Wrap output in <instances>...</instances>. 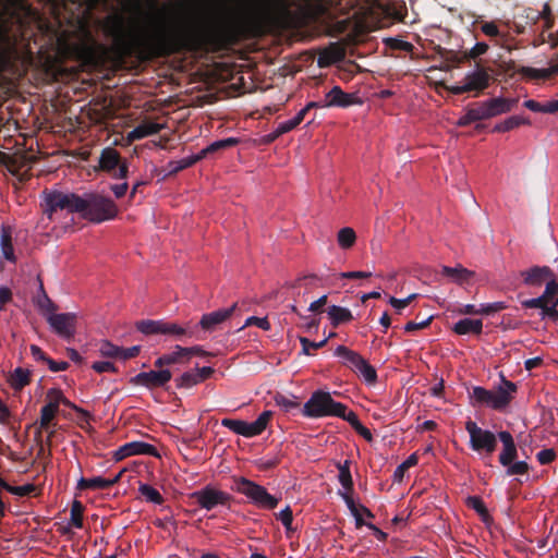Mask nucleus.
<instances>
[{"label": "nucleus", "instance_id": "nucleus-1", "mask_svg": "<svg viewBox=\"0 0 558 558\" xmlns=\"http://www.w3.org/2000/svg\"><path fill=\"white\" fill-rule=\"evenodd\" d=\"M104 31L120 59L146 61L181 52L219 51L238 39L241 25L233 20L168 25L150 17L142 24H126L122 15L114 14L106 19Z\"/></svg>", "mask_w": 558, "mask_h": 558}, {"label": "nucleus", "instance_id": "nucleus-2", "mask_svg": "<svg viewBox=\"0 0 558 558\" xmlns=\"http://www.w3.org/2000/svg\"><path fill=\"white\" fill-rule=\"evenodd\" d=\"M517 391L518 386L502 376L501 384L495 390L474 386L469 396L473 407H486L497 412H504L514 399Z\"/></svg>", "mask_w": 558, "mask_h": 558}, {"label": "nucleus", "instance_id": "nucleus-3", "mask_svg": "<svg viewBox=\"0 0 558 558\" xmlns=\"http://www.w3.org/2000/svg\"><path fill=\"white\" fill-rule=\"evenodd\" d=\"M347 413L345 404L333 400L330 392L323 390L314 391L302 409V414L311 418L336 416L343 420Z\"/></svg>", "mask_w": 558, "mask_h": 558}, {"label": "nucleus", "instance_id": "nucleus-4", "mask_svg": "<svg viewBox=\"0 0 558 558\" xmlns=\"http://www.w3.org/2000/svg\"><path fill=\"white\" fill-rule=\"evenodd\" d=\"M136 329L146 336L163 335L174 340L183 341L186 338H196V326L190 323L179 325L163 319H142L135 323Z\"/></svg>", "mask_w": 558, "mask_h": 558}, {"label": "nucleus", "instance_id": "nucleus-5", "mask_svg": "<svg viewBox=\"0 0 558 558\" xmlns=\"http://www.w3.org/2000/svg\"><path fill=\"white\" fill-rule=\"evenodd\" d=\"M84 208L81 217L94 223L112 220L117 217L119 209L116 203L97 193H88L83 196Z\"/></svg>", "mask_w": 558, "mask_h": 558}, {"label": "nucleus", "instance_id": "nucleus-6", "mask_svg": "<svg viewBox=\"0 0 558 558\" xmlns=\"http://www.w3.org/2000/svg\"><path fill=\"white\" fill-rule=\"evenodd\" d=\"M233 482L232 489L246 496L258 508L270 510L278 506L279 498L270 495L264 486L246 477H235Z\"/></svg>", "mask_w": 558, "mask_h": 558}, {"label": "nucleus", "instance_id": "nucleus-7", "mask_svg": "<svg viewBox=\"0 0 558 558\" xmlns=\"http://www.w3.org/2000/svg\"><path fill=\"white\" fill-rule=\"evenodd\" d=\"M490 82V69L477 63L473 71L465 74L461 83L448 86L447 90L453 95L474 93V96L476 97L489 87Z\"/></svg>", "mask_w": 558, "mask_h": 558}, {"label": "nucleus", "instance_id": "nucleus-8", "mask_svg": "<svg viewBox=\"0 0 558 558\" xmlns=\"http://www.w3.org/2000/svg\"><path fill=\"white\" fill-rule=\"evenodd\" d=\"M45 202L49 219H52V215L58 210H66L69 214H81L84 208L83 196L75 193L52 191L46 194Z\"/></svg>", "mask_w": 558, "mask_h": 558}, {"label": "nucleus", "instance_id": "nucleus-9", "mask_svg": "<svg viewBox=\"0 0 558 558\" xmlns=\"http://www.w3.org/2000/svg\"><path fill=\"white\" fill-rule=\"evenodd\" d=\"M465 429L470 435V447L472 450L486 456H492L497 448L498 434L495 435L488 429L481 428L474 421L469 418L465 422Z\"/></svg>", "mask_w": 558, "mask_h": 558}, {"label": "nucleus", "instance_id": "nucleus-10", "mask_svg": "<svg viewBox=\"0 0 558 558\" xmlns=\"http://www.w3.org/2000/svg\"><path fill=\"white\" fill-rule=\"evenodd\" d=\"M271 417V411H264L254 422L248 423L242 420L223 418L221 425L238 435L252 438L260 435L267 428Z\"/></svg>", "mask_w": 558, "mask_h": 558}, {"label": "nucleus", "instance_id": "nucleus-11", "mask_svg": "<svg viewBox=\"0 0 558 558\" xmlns=\"http://www.w3.org/2000/svg\"><path fill=\"white\" fill-rule=\"evenodd\" d=\"M98 169L109 173L113 179H125L129 173L126 161H123L120 153L112 147H106L101 150Z\"/></svg>", "mask_w": 558, "mask_h": 558}, {"label": "nucleus", "instance_id": "nucleus-12", "mask_svg": "<svg viewBox=\"0 0 558 558\" xmlns=\"http://www.w3.org/2000/svg\"><path fill=\"white\" fill-rule=\"evenodd\" d=\"M191 498L202 509H206L208 511L215 509L218 506H227L232 499L228 493L219 490L210 485H207L199 490L193 492L191 494Z\"/></svg>", "mask_w": 558, "mask_h": 558}, {"label": "nucleus", "instance_id": "nucleus-13", "mask_svg": "<svg viewBox=\"0 0 558 558\" xmlns=\"http://www.w3.org/2000/svg\"><path fill=\"white\" fill-rule=\"evenodd\" d=\"M77 316L74 313L50 314L47 322L52 330L61 338L70 340L76 332Z\"/></svg>", "mask_w": 558, "mask_h": 558}, {"label": "nucleus", "instance_id": "nucleus-14", "mask_svg": "<svg viewBox=\"0 0 558 558\" xmlns=\"http://www.w3.org/2000/svg\"><path fill=\"white\" fill-rule=\"evenodd\" d=\"M172 378L169 369H158L149 372H141L131 379L134 385L143 386L148 389L165 387Z\"/></svg>", "mask_w": 558, "mask_h": 558}, {"label": "nucleus", "instance_id": "nucleus-15", "mask_svg": "<svg viewBox=\"0 0 558 558\" xmlns=\"http://www.w3.org/2000/svg\"><path fill=\"white\" fill-rule=\"evenodd\" d=\"M362 100L355 94H349L340 86H333L326 95L323 106L348 108L353 105H361Z\"/></svg>", "mask_w": 558, "mask_h": 558}, {"label": "nucleus", "instance_id": "nucleus-16", "mask_svg": "<svg viewBox=\"0 0 558 558\" xmlns=\"http://www.w3.org/2000/svg\"><path fill=\"white\" fill-rule=\"evenodd\" d=\"M558 294V283L556 279H551L546 282L545 291L542 295L534 299H529L522 302V306L525 308H541L547 307L551 305L553 301L557 298Z\"/></svg>", "mask_w": 558, "mask_h": 558}, {"label": "nucleus", "instance_id": "nucleus-17", "mask_svg": "<svg viewBox=\"0 0 558 558\" xmlns=\"http://www.w3.org/2000/svg\"><path fill=\"white\" fill-rule=\"evenodd\" d=\"M518 104L517 98L495 97L482 101L487 119L510 112Z\"/></svg>", "mask_w": 558, "mask_h": 558}, {"label": "nucleus", "instance_id": "nucleus-18", "mask_svg": "<svg viewBox=\"0 0 558 558\" xmlns=\"http://www.w3.org/2000/svg\"><path fill=\"white\" fill-rule=\"evenodd\" d=\"M236 308V303L228 308L217 310L207 314H204L199 320V326L205 331H213L218 325L226 322L231 317Z\"/></svg>", "mask_w": 558, "mask_h": 558}, {"label": "nucleus", "instance_id": "nucleus-19", "mask_svg": "<svg viewBox=\"0 0 558 558\" xmlns=\"http://www.w3.org/2000/svg\"><path fill=\"white\" fill-rule=\"evenodd\" d=\"M345 58V49L340 43H330L328 47L319 52L317 64L319 68H327L341 62Z\"/></svg>", "mask_w": 558, "mask_h": 558}, {"label": "nucleus", "instance_id": "nucleus-20", "mask_svg": "<svg viewBox=\"0 0 558 558\" xmlns=\"http://www.w3.org/2000/svg\"><path fill=\"white\" fill-rule=\"evenodd\" d=\"M521 277L526 286L539 287L544 281L554 278L553 270L548 266H534L527 270L521 271Z\"/></svg>", "mask_w": 558, "mask_h": 558}, {"label": "nucleus", "instance_id": "nucleus-21", "mask_svg": "<svg viewBox=\"0 0 558 558\" xmlns=\"http://www.w3.org/2000/svg\"><path fill=\"white\" fill-rule=\"evenodd\" d=\"M498 438L502 444V450L499 454V463L501 465H508L513 462L518 457V449L512 435L508 430H501L498 433Z\"/></svg>", "mask_w": 558, "mask_h": 558}, {"label": "nucleus", "instance_id": "nucleus-22", "mask_svg": "<svg viewBox=\"0 0 558 558\" xmlns=\"http://www.w3.org/2000/svg\"><path fill=\"white\" fill-rule=\"evenodd\" d=\"M48 402L40 410L39 426L36 432V437L41 436V430H48L52 426V421L59 412V407L53 398H47ZM56 424H53L54 426Z\"/></svg>", "mask_w": 558, "mask_h": 558}, {"label": "nucleus", "instance_id": "nucleus-23", "mask_svg": "<svg viewBox=\"0 0 558 558\" xmlns=\"http://www.w3.org/2000/svg\"><path fill=\"white\" fill-rule=\"evenodd\" d=\"M441 275L449 278L457 284L466 283L474 277V272L464 268L462 265H457L454 267L442 266Z\"/></svg>", "mask_w": 558, "mask_h": 558}, {"label": "nucleus", "instance_id": "nucleus-24", "mask_svg": "<svg viewBox=\"0 0 558 558\" xmlns=\"http://www.w3.org/2000/svg\"><path fill=\"white\" fill-rule=\"evenodd\" d=\"M162 125L156 122L145 121L135 126L128 135V140L138 141L150 135H155L160 132Z\"/></svg>", "mask_w": 558, "mask_h": 558}, {"label": "nucleus", "instance_id": "nucleus-25", "mask_svg": "<svg viewBox=\"0 0 558 558\" xmlns=\"http://www.w3.org/2000/svg\"><path fill=\"white\" fill-rule=\"evenodd\" d=\"M519 72L526 80H547L551 76L558 75V64L551 65L547 69L521 66Z\"/></svg>", "mask_w": 558, "mask_h": 558}, {"label": "nucleus", "instance_id": "nucleus-26", "mask_svg": "<svg viewBox=\"0 0 558 558\" xmlns=\"http://www.w3.org/2000/svg\"><path fill=\"white\" fill-rule=\"evenodd\" d=\"M452 330L457 335H481L483 331V322L481 319L463 318L457 322Z\"/></svg>", "mask_w": 558, "mask_h": 558}, {"label": "nucleus", "instance_id": "nucleus-27", "mask_svg": "<svg viewBox=\"0 0 558 558\" xmlns=\"http://www.w3.org/2000/svg\"><path fill=\"white\" fill-rule=\"evenodd\" d=\"M480 28L484 35L493 40L494 45L504 47L508 35L499 29L496 22H482L480 23Z\"/></svg>", "mask_w": 558, "mask_h": 558}, {"label": "nucleus", "instance_id": "nucleus-28", "mask_svg": "<svg viewBox=\"0 0 558 558\" xmlns=\"http://www.w3.org/2000/svg\"><path fill=\"white\" fill-rule=\"evenodd\" d=\"M327 314L333 327H338L339 325L349 323L353 319V315L349 308L338 305L329 306L327 308Z\"/></svg>", "mask_w": 558, "mask_h": 558}, {"label": "nucleus", "instance_id": "nucleus-29", "mask_svg": "<svg viewBox=\"0 0 558 558\" xmlns=\"http://www.w3.org/2000/svg\"><path fill=\"white\" fill-rule=\"evenodd\" d=\"M335 355L343 359V364L356 369L360 366L364 357L355 351L350 350L345 345H338L335 350Z\"/></svg>", "mask_w": 558, "mask_h": 558}, {"label": "nucleus", "instance_id": "nucleus-30", "mask_svg": "<svg viewBox=\"0 0 558 558\" xmlns=\"http://www.w3.org/2000/svg\"><path fill=\"white\" fill-rule=\"evenodd\" d=\"M483 105H482V101L481 102H477L475 105V107L473 108H469L465 112V114H463L457 122V124L459 126H468L470 125L471 123L473 122H476V121H482V120H486L487 117H486V113H485V110L483 109Z\"/></svg>", "mask_w": 558, "mask_h": 558}, {"label": "nucleus", "instance_id": "nucleus-31", "mask_svg": "<svg viewBox=\"0 0 558 558\" xmlns=\"http://www.w3.org/2000/svg\"><path fill=\"white\" fill-rule=\"evenodd\" d=\"M0 246L3 257L11 262L15 263L16 258L14 255L13 244H12V231L10 227H2L1 236H0Z\"/></svg>", "mask_w": 558, "mask_h": 558}, {"label": "nucleus", "instance_id": "nucleus-32", "mask_svg": "<svg viewBox=\"0 0 558 558\" xmlns=\"http://www.w3.org/2000/svg\"><path fill=\"white\" fill-rule=\"evenodd\" d=\"M31 381L28 369L16 367L9 377V384L14 390H22Z\"/></svg>", "mask_w": 558, "mask_h": 558}, {"label": "nucleus", "instance_id": "nucleus-33", "mask_svg": "<svg viewBox=\"0 0 558 558\" xmlns=\"http://www.w3.org/2000/svg\"><path fill=\"white\" fill-rule=\"evenodd\" d=\"M344 421H347L351 427L360 435L362 436L366 441L372 442L373 441V434L371 430L365 427L359 420L357 415L353 411H348L345 414V417H343Z\"/></svg>", "mask_w": 558, "mask_h": 558}, {"label": "nucleus", "instance_id": "nucleus-34", "mask_svg": "<svg viewBox=\"0 0 558 558\" xmlns=\"http://www.w3.org/2000/svg\"><path fill=\"white\" fill-rule=\"evenodd\" d=\"M76 488L78 490L84 489H108L110 488V482L101 476H95L92 478L81 477L77 482Z\"/></svg>", "mask_w": 558, "mask_h": 558}, {"label": "nucleus", "instance_id": "nucleus-35", "mask_svg": "<svg viewBox=\"0 0 558 558\" xmlns=\"http://www.w3.org/2000/svg\"><path fill=\"white\" fill-rule=\"evenodd\" d=\"M524 107L533 112L556 113L558 111V100L541 104L536 100L529 99L524 101Z\"/></svg>", "mask_w": 558, "mask_h": 558}, {"label": "nucleus", "instance_id": "nucleus-36", "mask_svg": "<svg viewBox=\"0 0 558 558\" xmlns=\"http://www.w3.org/2000/svg\"><path fill=\"white\" fill-rule=\"evenodd\" d=\"M126 444L131 456L147 454L151 457H159L157 448L150 444L144 441H131Z\"/></svg>", "mask_w": 558, "mask_h": 558}, {"label": "nucleus", "instance_id": "nucleus-37", "mask_svg": "<svg viewBox=\"0 0 558 558\" xmlns=\"http://www.w3.org/2000/svg\"><path fill=\"white\" fill-rule=\"evenodd\" d=\"M239 143V140L235 137H228L223 140L216 141L209 144L206 148L202 149L199 154L203 158H205L209 154H214L218 150L227 149L235 146Z\"/></svg>", "mask_w": 558, "mask_h": 558}, {"label": "nucleus", "instance_id": "nucleus-38", "mask_svg": "<svg viewBox=\"0 0 558 558\" xmlns=\"http://www.w3.org/2000/svg\"><path fill=\"white\" fill-rule=\"evenodd\" d=\"M189 353L190 351L185 347L175 345L173 351L165 353L167 365L189 363Z\"/></svg>", "mask_w": 558, "mask_h": 558}, {"label": "nucleus", "instance_id": "nucleus-39", "mask_svg": "<svg viewBox=\"0 0 558 558\" xmlns=\"http://www.w3.org/2000/svg\"><path fill=\"white\" fill-rule=\"evenodd\" d=\"M337 241L341 248H351L356 241L355 231L350 227H344L340 229L337 235Z\"/></svg>", "mask_w": 558, "mask_h": 558}, {"label": "nucleus", "instance_id": "nucleus-40", "mask_svg": "<svg viewBox=\"0 0 558 558\" xmlns=\"http://www.w3.org/2000/svg\"><path fill=\"white\" fill-rule=\"evenodd\" d=\"M338 469H339L338 480H339L340 484L342 485L344 490L353 492V480H352V475L350 472V461L345 460L343 462V464H339Z\"/></svg>", "mask_w": 558, "mask_h": 558}, {"label": "nucleus", "instance_id": "nucleus-41", "mask_svg": "<svg viewBox=\"0 0 558 558\" xmlns=\"http://www.w3.org/2000/svg\"><path fill=\"white\" fill-rule=\"evenodd\" d=\"M526 123H529V120L520 116H512L507 118L505 121L496 124L494 126V132H508Z\"/></svg>", "mask_w": 558, "mask_h": 558}, {"label": "nucleus", "instance_id": "nucleus-42", "mask_svg": "<svg viewBox=\"0 0 558 558\" xmlns=\"http://www.w3.org/2000/svg\"><path fill=\"white\" fill-rule=\"evenodd\" d=\"M140 494L149 502L161 505L163 502V497L161 494L148 484H141L138 487Z\"/></svg>", "mask_w": 558, "mask_h": 558}, {"label": "nucleus", "instance_id": "nucleus-43", "mask_svg": "<svg viewBox=\"0 0 558 558\" xmlns=\"http://www.w3.org/2000/svg\"><path fill=\"white\" fill-rule=\"evenodd\" d=\"M174 383H175V387L178 389H182V388L189 389V388H192L193 386L199 384V380L197 378L195 371H189V372L183 373L181 376L177 377L174 379Z\"/></svg>", "mask_w": 558, "mask_h": 558}, {"label": "nucleus", "instance_id": "nucleus-44", "mask_svg": "<svg viewBox=\"0 0 558 558\" xmlns=\"http://www.w3.org/2000/svg\"><path fill=\"white\" fill-rule=\"evenodd\" d=\"M418 462V456L416 453L410 454L400 465L397 466L393 473V480L396 482H401L404 473L410 468L416 465Z\"/></svg>", "mask_w": 558, "mask_h": 558}, {"label": "nucleus", "instance_id": "nucleus-45", "mask_svg": "<svg viewBox=\"0 0 558 558\" xmlns=\"http://www.w3.org/2000/svg\"><path fill=\"white\" fill-rule=\"evenodd\" d=\"M84 506L81 501L74 500L71 506L70 524L76 529L83 527Z\"/></svg>", "mask_w": 558, "mask_h": 558}, {"label": "nucleus", "instance_id": "nucleus-46", "mask_svg": "<svg viewBox=\"0 0 558 558\" xmlns=\"http://www.w3.org/2000/svg\"><path fill=\"white\" fill-rule=\"evenodd\" d=\"M46 398H53L58 407L60 404H63L65 407H69L77 412H83L82 409L77 408L74 403H72L69 399H66L63 395V392L58 388H50L47 393Z\"/></svg>", "mask_w": 558, "mask_h": 558}, {"label": "nucleus", "instance_id": "nucleus-47", "mask_svg": "<svg viewBox=\"0 0 558 558\" xmlns=\"http://www.w3.org/2000/svg\"><path fill=\"white\" fill-rule=\"evenodd\" d=\"M466 505L469 508L473 509L474 511H476L481 517L482 519L485 521L489 518V513H488V510L484 504V501L482 500L481 497L478 496H470L468 497L466 499Z\"/></svg>", "mask_w": 558, "mask_h": 558}, {"label": "nucleus", "instance_id": "nucleus-48", "mask_svg": "<svg viewBox=\"0 0 558 558\" xmlns=\"http://www.w3.org/2000/svg\"><path fill=\"white\" fill-rule=\"evenodd\" d=\"M120 352L121 347H118L108 340H104L99 344V353L105 357L120 360Z\"/></svg>", "mask_w": 558, "mask_h": 558}, {"label": "nucleus", "instance_id": "nucleus-49", "mask_svg": "<svg viewBox=\"0 0 558 558\" xmlns=\"http://www.w3.org/2000/svg\"><path fill=\"white\" fill-rule=\"evenodd\" d=\"M5 490L10 494L24 497V496H31L37 492V486L28 483L21 486H12L10 484L5 485Z\"/></svg>", "mask_w": 558, "mask_h": 558}, {"label": "nucleus", "instance_id": "nucleus-50", "mask_svg": "<svg viewBox=\"0 0 558 558\" xmlns=\"http://www.w3.org/2000/svg\"><path fill=\"white\" fill-rule=\"evenodd\" d=\"M355 372L360 373L368 384L377 380L376 369L364 359Z\"/></svg>", "mask_w": 558, "mask_h": 558}, {"label": "nucleus", "instance_id": "nucleus-51", "mask_svg": "<svg viewBox=\"0 0 558 558\" xmlns=\"http://www.w3.org/2000/svg\"><path fill=\"white\" fill-rule=\"evenodd\" d=\"M489 49V46L484 43H476L471 49L463 51V58L468 61L475 60L478 57L485 54Z\"/></svg>", "mask_w": 558, "mask_h": 558}, {"label": "nucleus", "instance_id": "nucleus-52", "mask_svg": "<svg viewBox=\"0 0 558 558\" xmlns=\"http://www.w3.org/2000/svg\"><path fill=\"white\" fill-rule=\"evenodd\" d=\"M440 56L446 62L456 66L468 62V60L463 58V51L457 52L453 50L441 49Z\"/></svg>", "mask_w": 558, "mask_h": 558}, {"label": "nucleus", "instance_id": "nucleus-53", "mask_svg": "<svg viewBox=\"0 0 558 558\" xmlns=\"http://www.w3.org/2000/svg\"><path fill=\"white\" fill-rule=\"evenodd\" d=\"M507 468L506 475L512 476V475H523L526 474L530 470V465L525 461H517L511 462L508 465H505Z\"/></svg>", "mask_w": 558, "mask_h": 558}, {"label": "nucleus", "instance_id": "nucleus-54", "mask_svg": "<svg viewBox=\"0 0 558 558\" xmlns=\"http://www.w3.org/2000/svg\"><path fill=\"white\" fill-rule=\"evenodd\" d=\"M40 291H41V296H38L37 299V305L40 310L49 313L50 314H53V312L57 310V306L56 304L49 299V296L46 294L45 290H44V287H43V283L40 282Z\"/></svg>", "mask_w": 558, "mask_h": 558}, {"label": "nucleus", "instance_id": "nucleus-55", "mask_svg": "<svg viewBox=\"0 0 558 558\" xmlns=\"http://www.w3.org/2000/svg\"><path fill=\"white\" fill-rule=\"evenodd\" d=\"M507 308V304L505 302H493L487 304H482L478 307L480 315H493L500 311Z\"/></svg>", "mask_w": 558, "mask_h": 558}, {"label": "nucleus", "instance_id": "nucleus-56", "mask_svg": "<svg viewBox=\"0 0 558 558\" xmlns=\"http://www.w3.org/2000/svg\"><path fill=\"white\" fill-rule=\"evenodd\" d=\"M327 342H328V339H324L319 342H314V341H311L310 339H307L306 337H300L302 352L306 355L311 354V352H310L311 349L317 350V349L324 348L327 344Z\"/></svg>", "mask_w": 558, "mask_h": 558}, {"label": "nucleus", "instance_id": "nucleus-57", "mask_svg": "<svg viewBox=\"0 0 558 558\" xmlns=\"http://www.w3.org/2000/svg\"><path fill=\"white\" fill-rule=\"evenodd\" d=\"M386 44L391 49L401 50L404 52H411L413 50V45L411 43L399 39V38H388L386 40Z\"/></svg>", "mask_w": 558, "mask_h": 558}, {"label": "nucleus", "instance_id": "nucleus-58", "mask_svg": "<svg viewBox=\"0 0 558 558\" xmlns=\"http://www.w3.org/2000/svg\"><path fill=\"white\" fill-rule=\"evenodd\" d=\"M252 325H255L263 330L270 329V323L268 322L267 317H256V316L248 317L245 320V324L241 327V329H243L247 326H252Z\"/></svg>", "mask_w": 558, "mask_h": 558}, {"label": "nucleus", "instance_id": "nucleus-59", "mask_svg": "<svg viewBox=\"0 0 558 558\" xmlns=\"http://www.w3.org/2000/svg\"><path fill=\"white\" fill-rule=\"evenodd\" d=\"M201 159H203V157H202V155L199 153L197 155H195V156L183 158L180 161L175 162V166L172 169V172H178V171H181V170H183L185 168H189V167L193 166L195 162H197Z\"/></svg>", "mask_w": 558, "mask_h": 558}, {"label": "nucleus", "instance_id": "nucleus-60", "mask_svg": "<svg viewBox=\"0 0 558 558\" xmlns=\"http://www.w3.org/2000/svg\"><path fill=\"white\" fill-rule=\"evenodd\" d=\"M558 299H555L551 303V305L544 307L541 310V317L542 319L549 318L554 322H558Z\"/></svg>", "mask_w": 558, "mask_h": 558}, {"label": "nucleus", "instance_id": "nucleus-61", "mask_svg": "<svg viewBox=\"0 0 558 558\" xmlns=\"http://www.w3.org/2000/svg\"><path fill=\"white\" fill-rule=\"evenodd\" d=\"M275 401L279 407L283 408L286 411H290L299 407V402L283 395H278Z\"/></svg>", "mask_w": 558, "mask_h": 558}, {"label": "nucleus", "instance_id": "nucleus-62", "mask_svg": "<svg viewBox=\"0 0 558 558\" xmlns=\"http://www.w3.org/2000/svg\"><path fill=\"white\" fill-rule=\"evenodd\" d=\"M536 458L541 464H549L556 459V452L554 449H543L536 453Z\"/></svg>", "mask_w": 558, "mask_h": 558}, {"label": "nucleus", "instance_id": "nucleus-63", "mask_svg": "<svg viewBox=\"0 0 558 558\" xmlns=\"http://www.w3.org/2000/svg\"><path fill=\"white\" fill-rule=\"evenodd\" d=\"M92 368L97 373H116L117 368L113 363L108 361L95 362Z\"/></svg>", "mask_w": 558, "mask_h": 558}, {"label": "nucleus", "instance_id": "nucleus-64", "mask_svg": "<svg viewBox=\"0 0 558 558\" xmlns=\"http://www.w3.org/2000/svg\"><path fill=\"white\" fill-rule=\"evenodd\" d=\"M278 518L287 530L291 529L293 513L289 506H287L283 510L279 512Z\"/></svg>", "mask_w": 558, "mask_h": 558}]
</instances>
